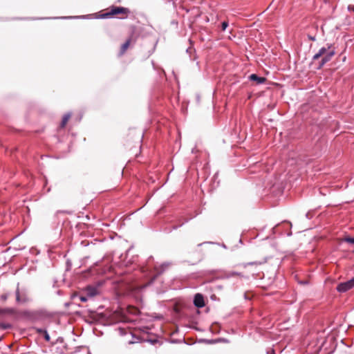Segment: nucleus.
I'll use <instances>...</instances> for the list:
<instances>
[{
    "label": "nucleus",
    "instance_id": "aec40b11",
    "mask_svg": "<svg viewBox=\"0 0 354 354\" xmlns=\"http://www.w3.org/2000/svg\"><path fill=\"white\" fill-rule=\"evenodd\" d=\"M234 275L242 276L241 274L239 273V272H232L230 274H229L228 277H232V276H234Z\"/></svg>",
    "mask_w": 354,
    "mask_h": 354
},
{
    "label": "nucleus",
    "instance_id": "dca6fc26",
    "mask_svg": "<svg viewBox=\"0 0 354 354\" xmlns=\"http://www.w3.org/2000/svg\"><path fill=\"white\" fill-rule=\"evenodd\" d=\"M228 26V22L227 21H223L222 24H221V28H222V30H225L226 28H227Z\"/></svg>",
    "mask_w": 354,
    "mask_h": 354
},
{
    "label": "nucleus",
    "instance_id": "9b49d317",
    "mask_svg": "<svg viewBox=\"0 0 354 354\" xmlns=\"http://www.w3.org/2000/svg\"><path fill=\"white\" fill-rule=\"evenodd\" d=\"M71 113H67L64 115L61 124H60L62 128H63L66 126V124L67 122L68 121L69 118H71Z\"/></svg>",
    "mask_w": 354,
    "mask_h": 354
},
{
    "label": "nucleus",
    "instance_id": "ddd939ff",
    "mask_svg": "<svg viewBox=\"0 0 354 354\" xmlns=\"http://www.w3.org/2000/svg\"><path fill=\"white\" fill-rule=\"evenodd\" d=\"M130 44V39H127L121 47V53H124Z\"/></svg>",
    "mask_w": 354,
    "mask_h": 354
},
{
    "label": "nucleus",
    "instance_id": "2eb2a0df",
    "mask_svg": "<svg viewBox=\"0 0 354 354\" xmlns=\"http://www.w3.org/2000/svg\"><path fill=\"white\" fill-rule=\"evenodd\" d=\"M43 335H44V337L46 341L49 342L50 340V335H49L48 331H44Z\"/></svg>",
    "mask_w": 354,
    "mask_h": 354
},
{
    "label": "nucleus",
    "instance_id": "6e6552de",
    "mask_svg": "<svg viewBox=\"0 0 354 354\" xmlns=\"http://www.w3.org/2000/svg\"><path fill=\"white\" fill-rule=\"evenodd\" d=\"M329 46H332V45L327 44V47H322L313 57V61H316L319 57H323L329 50Z\"/></svg>",
    "mask_w": 354,
    "mask_h": 354
},
{
    "label": "nucleus",
    "instance_id": "412c9836",
    "mask_svg": "<svg viewBox=\"0 0 354 354\" xmlns=\"http://www.w3.org/2000/svg\"><path fill=\"white\" fill-rule=\"evenodd\" d=\"M37 332L41 334V335H43L44 334V331H47L46 329L44 328H38L37 330Z\"/></svg>",
    "mask_w": 354,
    "mask_h": 354
},
{
    "label": "nucleus",
    "instance_id": "9d476101",
    "mask_svg": "<svg viewBox=\"0 0 354 354\" xmlns=\"http://www.w3.org/2000/svg\"><path fill=\"white\" fill-rule=\"evenodd\" d=\"M16 313V310L13 308H0V315H3L6 314L8 315H14Z\"/></svg>",
    "mask_w": 354,
    "mask_h": 354
},
{
    "label": "nucleus",
    "instance_id": "39448f33",
    "mask_svg": "<svg viewBox=\"0 0 354 354\" xmlns=\"http://www.w3.org/2000/svg\"><path fill=\"white\" fill-rule=\"evenodd\" d=\"M353 287H354V277L351 279H350L347 281L342 282V283H340L339 284H338L336 289L339 292H345Z\"/></svg>",
    "mask_w": 354,
    "mask_h": 354
},
{
    "label": "nucleus",
    "instance_id": "423d86ee",
    "mask_svg": "<svg viewBox=\"0 0 354 354\" xmlns=\"http://www.w3.org/2000/svg\"><path fill=\"white\" fill-rule=\"evenodd\" d=\"M194 304L197 308H203L205 306V301L203 295L197 293L194 297Z\"/></svg>",
    "mask_w": 354,
    "mask_h": 354
},
{
    "label": "nucleus",
    "instance_id": "f03ea898",
    "mask_svg": "<svg viewBox=\"0 0 354 354\" xmlns=\"http://www.w3.org/2000/svg\"><path fill=\"white\" fill-rule=\"evenodd\" d=\"M129 13V10L128 8H123V7H113L111 8V11L101 15L100 18L106 19V18H109L115 15H118V14L127 15Z\"/></svg>",
    "mask_w": 354,
    "mask_h": 354
},
{
    "label": "nucleus",
    "instance_id": "b1692460",
    "mask_svg": "<svg viewBox=\"0 0 354 354\" xmlns=\"http://www.w3.org/2000/svg\"><path fill=\"white\" fill-rule=\"evenodd\" d=\"M80 17H68V18H79ZM82 17H84L83 16ZM64 19H66V17H64Z\"/></svg>",
    "mask_w": 354,
    "mask_h": 354
},
{
    "label": "nucleus",
    "instance_id": "f3484780",
    "mask_svg": "<svg viewBox=\"0 0 354 354\" xmlns=\"http://www.w3.org/2000/svg\"><path fill=\"white\" fill-rule=\"evenodd\" d=\"M88 299H90V298H89V297H87V295H81V296L80 297V301H82V302H85V301H86Z\"/></svg>",
    "mask_w": 354,
    "mask_h": 354
},
{
    "label": "nucleus",
    "instance_id": "f8f14e48",
    "mask_svg": "<svg viewBox=\"0 0 354 354\" xmlns=\"http://www.w3.org/2000/svg\"><path fill=\"white\" fill-rule=\"evenodd\" d=\"M12 327V325L10 323L6 322H0V329L1 330H7L10 329Z\"/></svg>",
    "mask_w": 354,
    "mask_h": 354
},
{
    "label": "nucleus",
    "instance_id": "a211bd4d",
    "mask_svg": "<svg viewBox=\"0 0 354 354\" xmlns=\"http://www.w3.org/2000/svg\"><path fill=\"white\" fill-rule=\"evenodd\" d=\"M8 297H9V294L5 293L1 296V299L3 301H6L8 299Z\"/></svg>",
    "mask_w": 354,
    "mask_h": 354
},
{
    "label": "nucleus",
    "instance_id": "f257e3e1",
    "mask_svg": "<svg viewBox=\"0 0 354 354\" xmlns=\"http://www.w3.org/2000/svg\"><path fill=\"white\" fill-rule=\"evenodd\" d=\"M153 261V258L152 257H150L147 260V267L143 268V272L149 270L150 273H152L151 270L153 269V270L156 272L153 277L151 278L150 283H153L156 280V279L159 275L162 274L171 265L169 262H165L158 266L156 264H154Z\"/></svg>",
    "mask_w": 354,
    "mask_h": 354
},
{
    "label": "nucleus",
    "instance_id": "5701e85b",
    "mask_svg": "<svg viewBox=\"0 0 354 354\" xmlns=\"http://www.w3.org/2000/svg\"><path fill=\"white\" fill-rule=\"evenodd\" d=\"M348 10L349 11H353V12H354V6H348Z\"/></svg>",
    "mask_w": 354,
    "mask_h": 354
},
{
    "label": "nucleus",
    "instance_id": "6ab92c4d",
    "mask_svg": "<svg viewBox=\"0 0 354 354\" xmlns=\"http://www.w3.org/2000/svg\"><path fill=\"white\" fill-rule=\"evenodd\" d=\"M308 38L310 41H314L316 40V36L315 35H308Z\"/></svg>",
    "mask_w": 354,
    "mask_h": 354
},
{
    "label": "nucleus",
    "instance_id": "4468645a",
    "mask_svg": "<svg viewBox=\"0 0 354 354\" xmlns=\"http://www.w3.org/2000/svg\"><path fill=\"white\" fill-rule=\"evenodd\" d=\"M344 241L346 243L354 244V238L353 237H346Z\"/></svg>",
    "mask_w": 354,
    "mask_h": 354
},
{
    "label": "nucleus",
    "instance_id": "1a4fd4ad",
    "mask_svg": "<svg viewBox=\"0 0 354 354\" xmlns=\"http://www.w3.org/2000/svg\"><path fill=\"white\" fill-rule=\"evenodd\" d=\"M249 79L252 81H254L257 84H263L266 81V78L263 77H259L256 74H252L250 75Z\"/></svg>",
    "mask_w": 354,
    "mask_h": 354
},
{
    "label": "nucleus",
    "instance_id": "a878e982",
    "mask_svg": "<svg viewBox=\"0 0 354 354\" xmlns=\"http://www.w3.org/2000/svg\"><path fill=\"white\" fill-rule=\"evenodd\" d=\"M1 340V337H0V341Z\"/></svg>",
    "mask_w": 354,
    "mask_h": 354
},
{
    "label": "nucleus",
    "instance_id": "4be33fe9",
    "mask_svg": "<svg viewBox=\"0 0 354 354\" xmlns=\"http://www.w3.org/2000/svg\"><path fill=\"white\" fill-rule=\"evenodd\" d=\"M254 264H258L257 262H249L246 264H245V267H246L247 266H252V265H254Z\"/></svg>",
    "mask_w": 354,
    "mask_h": 354
},
{
    "label": "nucleus",
    "instance_id": "0eeeda50",
    "mask_svg": "<svg viewBox=\"0 0 354 354\" xmlns=\"http://www.w3.org/2000/svg\"><path fill=\"white\" fill-rule=\"evenodd\" d=\"M84 293L87 297L93 298L99 294V290L97 287L89 286L85 289Z\"/></svg>",
    "mask_w": 354,
    "mask_h": 354
},
{
    "label": "nucleus",
    "instance_id": "bb28decb",
    "mask_svg": "<svg viewBox=\"0 0 354 354\" xmlns=\"http://www.w3.org/2000/svg\"><path fill=\"white\" fill-rule=\"evenodd\" d=\"M272 354H274V352H272Z\"/></svg>",
    "mask_w": 354,
    "mask_h": 354
},
{
    "label": "nucleus",
    "instance_id": "393cba45",
    "mask_svg": "<svg viewBox=\"0 0 354 354\" xmlns=\"http://www.w3.org/2000/svg\"><path fill=\"white\" fill-rule=\"evenodd\" d=\"M182 225H183V223H182V224H180V225L174 226V227H173V229H174V230H176V229H177L178 227L181 226Z\"/></svg>",
    "mask_w": 354,
    "mask_h": 354
},
{
    "label": "nucleus",
    "instance_id": "7ed1b4c3",
    "mask_svg": "<svg viewBox=\"0 0 354 354\" xmlns=\"http://www.w3.org/2000/svg\"><path fill=\"white\" fill-rule=\"evenodd\" d=\"M15 296H16V302L17 304H26L29 301V298L28 297L27 292L26 290H20L19 289V283H17V288L15 290Z\"/></svg>",
    "mask_w": 354,
    "mask_h": 354
},
{
    "label": "nucleus",
    "instance_id": "20e7f679",
    "mask_svg": "<svg viewBox=\"0 0 354 354\" xmlns=\"http://www.w3.org/2000/svg\"><path fill=\"white\" fill-rule=\"evenodd\" d=\"M335 54V49L332 46H329V50L322 57V59L319 62L317 68L320 69L322 68L327 62L331 60Z\"/></svg>",
    "mask_w": 354,
    "mask_h": 354
}]
</instances>
